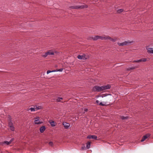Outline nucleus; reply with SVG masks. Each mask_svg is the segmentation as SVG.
<instances>
[{
	"label": "nucleus",
	"instance_id": "aec40b11",
	"mask_svg": "<svg viewBox=\"0 0 153 153\" xmlns=\"http://www.w3.org/2000/svg\"><path fill=\"white\" fill-rule=\"evenodd\" d=\"M110 38L109 39V40L113 42H115L117 40V38H116L113 39L110 36Z\"/></svg>",
	"mask_w": 153,
	"mask_h": 153
},
{
	"label": "nucleus",
	"instance_id": "39448f33",
	"mask_svg": "<svg viewBox=\"0 0 153 153\" xmlns=\"http://www.w3.org/2000/svg\"><path fill=\"white\" fill-rule=\"evenodd\" d=\"M88 56L86 55L85 54H83L82 55H79L77 56V58L79 59L85 60L88 58Z\"/></svg>",
	"mask_w": 153,
	"mask_h": 153
},
{
	"label": "nucleus",
	"instance_id": "412c9836",
	"mask_svg": "<svg viewBox=\"0 0 153 153\" xmlns=\"http://www.w3.org/2000/svg\"><path fill=\"white\" fill-rule=\"evenodd\" d=\"M35 107L36 108V111H37L38 110L41 109L42 108L41 106H39L37 107V106H35Z\"/></svg>",
	"mask_w": 153,
	"mask_h": 153
},
{
	"label": "nucleus",
	"instance_id": "2f4dec72",
	"mask_svg": "<svg viewBox=\"0 0 153 153\" xmlns=\"http://www.w3.org/2000/svg\"><path fill=\"white\" fill-rule=\"evenodd\" d=\"M138 67H132V68H130V69H129V70H132V69H134L135 68H137Z\"/></svg>",
	"mask_w": 153,
	"mask_h": 153
},
{
	"label": "nucleus",
	"instance_id": "b1692460",
	"mask_svg": "<svg viewBox=\"0 0 153 153\" xmlns=\"http://www.w3.org/2000/svg\"><path fill=\"white\" fill-rule=\"evenodd\" d=\"M62 99H63V98L62 97H59L56 99V101L57 102H60V100H62Z\"/></svg>",
	"mask_w": 153,
	"mask_h": 153
},
{
	"label": "nucleus",
	"instance_id": "ddd939ff",
	"mask_svg": "<svg viewBox=\"0 0 153 153\" xmlns=\"http://www.w3.org/2000/svg\"><path fill=\"white\" fill-rule=\"evenodd\" d=\"M102 86L103 87V91L109 89L111 87V86L109 85H104Z\"/></svg>",
	"mask_w": 153,
	"mask_h": 153
},
{
	"label": "nucleus",
	"instance_id": "f3484780",
	"mask_svg": "<svg viewBox=\"0 0 153 153\" xmlns=\"http://www.w3.org/2000/svg\"><path fill=\"white\" fill-rule=\"evenodd\" d=\"M91 146V142H88L86 144V148L87 149H89L90 148Z\"/></svg>",
	"mask_w": 153,
	"mask_h": 153
},
{
	"label": "nucleus",
	"instance_id": "f257e3e1",
	"mask_svg": "<svg viewBox=\"0 0 153 153\" xmlns=\"http://www.w3.org/2000/svg\"><path fill=\"white\" fill-rule=\"evenodd\" d=\"M7 119L8 126L9 127L11 131H15V128L14 127L11 116L10 115H8L7 117Z\"/></svg>",
	"mask_w": 153,
	"mask_h": 153
},
{
	"label": "nucleus",
	"instance_id": "f704fd0d",
	"mask_svg": "<svg viewBox=\"0 0 153 153\" xmlns=\"http://www.w3.org/2000/svg\"><path fill=\"white\" fill-rule=\"evenodd\" d=\"M57 72V70H53L51 71V72Z\"/></svg>",
	"mask_w": 153,
	"mask_h": 153
},
{
	"label": "nucleus",
	"instance_id": "2eb2a0df",
	"mask_svg": "<svg viewBox=\"0 0 153 153\" xmlns=\"http://www.w3.org/2000/svg\"><path fill=\"white\" fill-rule=\"evenodd\" d=\"M13 139L12 138L11 139V140L9 141H5L4 142V143L6 144L7 145H8L10 144L11 143V142L13 141Z\"/></svg>",
	"mask_w": 153,
	"mask_h": 153
},
{
	"label": "nucleus",
	"instance_id": "6ab92c4d",
	"mask_svg": "<svg viewBox=\"0 0 153 153\" xmlns=\"http://www.w3.org/2000/svg\"><path fill=\"white\" fill-rule=\"evenodd\" d=\"M49 123L52 126L54 127L55 126V122L54 121H52L51 122L49 121Z\"/></svg>",
	"mask_w": 153,
	"mask_h": 153
},
{
	"label": "nucleus",
	"instance_id": "6e6552de",
	"mask_svg": "<svg viewBox=\"0 0 153 153\" xmlns=\"http://www.w3.org/2000/svg\"><path fill=\"white\" fill-rule=\"evenodd\" d=\"M147 59L146 58H142L138 60H134L133 62H145L146 61Z\"/></svg>",
	"mask_w": 153,
	"mask_h": 153
},
{
	"label": "nucleus",
	"instance_id": "393cba45",
	"mask_svg": "<svg viewBox=\"0 0 153 153\" xmlns=\"http://www.w3.org/2000/svg\"><path fill=\"white\" fill-rule=\"evenodd\" d=\"M92 139L96 140L97 138V137L96 135H91Z\"/></svg>",
	"mask_w": 153,
	"mask_h": 153
},
{
	"label": "nucleus",
	"instance_id": "dca6fc26",
	"mask_svg": "<svg viewBox=\"0 0 153 153\" xmlns=\"http://www.w3.org/2000/svg\"><path fill=\"white\" fill-rule=\"evenodd\" d=\"M30 110L31 111H36V108H35V106L34 107H31L29 108H27V111Z\"/></svg>",
	"mask_w": 153,
	"mask_h": 153
},
{
	"label": "nucleus",
	"instance_id": "f03ea898",
	"mask_svg": "<svg viewBox=\"0 0 153 153\" xmlns=\"http://www.w3.org/2000/svg\"><path fill=\"white\" fill-rule=\"evenodd\" d=\"M103 86H95L93 87L92 91L94 92H100L103 91Z\"/></svg>",
	"mask_w": 153,
	"mask_h": 153
},
{
	"label": "nucleus",
	"instance_id": "7c9ffc66",
	"mask_svg": "<svg viewBox=\"0 0 153 153\" xmlns=\"http://www.w3.org/2000/svg\"><path fill=\"white\" fill-rule=\"evenodd\" d=\"M49 145L50 146H52L53 145V143L52 142H50L49 143Z\"/></svg>",
	"mask_w": 153,
	"mask_h": 153
},
{
	"label": "nucleus",
	"instance_id": "c756f323",
	"mask_svg": "<svg viewBox=\"0 0 153 153\" xmlns=\"http://www.w3.org/2000/svg\"><path fill=\"white\" fill-rule=\"evenodd\" d=\"M63 68H60V69H59L58 70L57 69V71H60V72H62L63 71Z\"/></svg>",
	"mask_w": 153,
	"mask_h": 153
},
{
	"label": "nucleus",
	"instance_id": "a211bd4d",
	"mask_svg": "<svg viewBox=\"0 0 153 153\" xmlns=\"http://www.w3.org/2000/svg\"><path fill=\"white\" fill-rule=\"evenodd\" d=\"M96 102L98 104H99L100 105H101L102 106H104L105 105V104L102 103V102H100L98 100H96Z\"/></svg>",
	"mask_w": 153,
	"mask_h": 153
},
{
	"label": "nucleus",
	"instance_id": "1a4fd4ad",
	"mask_svg": "<svg viewBox=\"0 0 153 153\" xmlns=\"http://www.w3.org/2000/svg\"><path fill=\"white\" fill-rule=\"evenodd\" d=\"M48 55H53L54 54L55 52H56L55 51L53 50H49L47 52Z\"/></svg>",
	"mask_w": 153,
	"mask_h": 153
},
{
	"label": "nucleus",
	"instance_id": "4468645a",
	"mask_svg": "<svg viewBox=\"0 0 153 153\" xmlns=\"http://www.w3.org/2000/svg\"><path fill=\"white\" fill-rule=\"evenodd\" d=\"M45 129H46L45 127L44 126H43L41 127L39 129V131H40L41 133H42L45 131Z\"/></svg>",
	"mask_w": 153,
	"mask_h": 153
},
{
	"label": "nucleus",
	"instance_id": "c9c22d12",
	"mask_svg": "<svg viewBox=\"0 0 153 153\" xmlns=\"http://www.w3.org/2000/svg\"><path fill=\"white\" fill-rule=\"evenodd\" d=\"M88 111V109L85 108L84 109V111Z\"/></svg>",
	"mask_w": 153,
	"mask_h": 153
},
{
	"label": "nucleus",
	"instance_id": "5701e85b",
	"mask_svg": "<svg viewBox=\"0 0 153 153\" xmlns=\"http://www.w3.org/2000/svg\"><path fill=\"white\" fill-rule=\"evenodd\" d=\"M48 55L47 52L45 53L44 54L42 55V57L44 58L46 57Z\"/></svg>",
	"mask_w": 153,
	"mask_h": 153
},
{
	"label": "nucleus",
	"instance_id": "7ed1b4c3",
	"mask_svg": "<svg viewBox=\"0 0 153 153\" xmlns=\"http://www.w3.org/2000/svg\"><path fill=\"white\" fill-rule=\"evenodd\" d=\"M88 7V6L87 5H82L81 6H71L70 7V8L72 9H83L84 8H86Z\"/></svg>",
	"mask_w": 153,
	"mask_h": 153
},
{
	"label": "nucleus",
	"instance_id": "20e7f679",
	"mask_svg": "<svg viewBox=\"0 0 153 153\" xmlns=\"http://www.w3.org/2000/svg\"><path fill=\"white\" fill-rule=\"evenodd\" d=\"M133 42V41H125L122 43H118L117 44L120 46H126L129 45Z\"/></svg>",
	"mask_w": 153,
	"mask_h": 153
},
{
	"label": "nucleus",
	"instance_id": "bb28decb",
	"mask_svg": "<svg viewBox=\"0 0 153 153\" xmlns=\"http://www.w3.org/2000/svg\"><path fill=\"white\" fill-rule=\"evenodd\" d=\"M82 150H85L86 149V148L85 147V146L84 145H83V146H82L81 148Z\"/></svg>",
	"mask_w": 153,
	"mask_h": 153
},
{
	"label": "nucleus",
	"instance_id": "0eeeda50",
	"mask_svg": "<svg viewBox=\"0 0 153 153\" xmlns=\"http://www.w3.org/2000/svg\"><path fill=\"white\" fill-rule=\"evenodd\" d=\"M89 39H92L94 41H96L99 39V36H94L89 37Z\"/></svg>",
	"mask_w": 153,
	"mask_h": 153
},
{
	"label": "nucleus",
	"instance_id": "9b49d317",
	"mask_svg": "<svg viewBox=\"0 0 153 153\" xmlns=\"http://www.w3.org/2000/svg\"><path fill=\"white\" fill-rule=\"evenodd\" d=\"M150 136V134H147L145 135H144L141 140V141L142 142L144 141L148 137H149Z\"/></svg>",
	"mask_w": 153,
	"mask_h": 153
},
{
	"label": "nucleus",
	"instance_id": "9d476101",
	"mask_svg": "<svg viewBox=\"0 0 153 153\" xmlns=\"http://www.w3.org/2000/svg\"><path fill=\"white\" fill-rule=\"evenodd\" d=\"M147 52L149 53H153V48H149L147 47L146 48Z\"/></svg>",
	"mask_w": 153,
	"mask_h": 153
},
{
	"label": "nucleus",
	"instance_id": "c85d7f7f",
	"mask_svg": "<svg viewBox=\"0 0 153 153\" xmlns=\"http://www.w3.org/2000/svg\"><path fill=\"white\" fill-rule=\"evenodd\" d=\"M103 36H99V39H100L102 40H103Z\"/></svg>",
	"mask_w": 153,
	"mask_h": 153
},
{
	"label": "nucleus",
	"instance_id": "a878e982",
	"mask_svg": "<svg viewBox=\"0 0 153 153\" xmlns=\"http://www.w3.org/2000/svg\"><path fill=\"white\" fill-rule=\"evenodd\" d=\"M123 11V9H120L118 10H117V12L118 13H120L122 12Z\"/></svg>",
	"mask_w": 153,
	"mask_h": 153
},
{
	"label": "nucleus",
	"instance_id": "72a5a7b5",
	"mask_svg": "<svg viewBox=\"0 0 153 153\" xmlns=\"http://www.w3.org/2000/svg\"><path fill=\"white\" fill-rule=\"evenodd\" d=\"M51 71L48 70L47 71V74H49V73H51Z\"/></svg>",
	"mask_w": 153,
	"mask_h": 153
},
{
	"label": "nucleus",
	"instance_id": "473e14b6",
	"mask_svg": "<svg viewBox=\"0 0 153 153\" xmlns=\"http://www.w3.org/2000/svg\"><path fill=\"white\" fill-rule=\"evenodd\" d=\"M87 138L88 139H92L91 135H89L87 136Z\"/></svg>",
	"mask_w": 153,
	"mask_h": 153
},
{
	"label": "nucleus",
	"instance_id": "423d86ee",
	"mask_svg": "<svg viewBox=\"0 0 153 153\" xmlns=\"http://www.w3.org/2000/svg\"><path fill=\"white\" fill-rule=\"evenodd\" d=\"M40 117H37L34 118V123L35 124L39 125L42 124L43 122L39 120Z\"/></svg>",
	"mask_w": 153,
	"mask_h": 153
},
{
	"label": "nucleus",
	"instance_id": "f8f14e48",
	"mask_svg": "<svg viewBox=\"0 0 153 153\" xmlns=\"http://www.w3.org/2000/svg\"><path fill=\"white\" fill-rule=\"evenodd\" d=\"M62 124L64 126L65 128L66 129L68 128L69 127L70 125L69 123H67L66 122H63Z\"/></svg>",
	"mask_w": 153,
	"mask_h": 153
},
{
	"label": "nucleus",
	"instance_id": "4be33fe9",
	"mask_svg": "<svg viewBox=\"0 0 153 153\" xmlns=\"http://www.w3.org/2000/svg\"><path fill=\"white\" fill-rule=\"evenodd\" d=\"M110 36H103V40L109 39H110Z\"/></svg>",
	"mask_w": 153,
	"mask_h": 153
},
{
	"label": "nucleus",
	"instance_id": "cd10ccee",
	"mask_svg": "<svg viewBox=\"0 0 153 153\" xmlns=\"http://www.w3.org/2000/svg\"><path fill=\"white\" fill-rule=\"evenodd\" d=\"M128 117H124V116H121V118L122 120H124L125 119H126L128 118Z\"/></svg>",
	"mask_w": 153,
	"mask_h": 153
}]
</instances>
